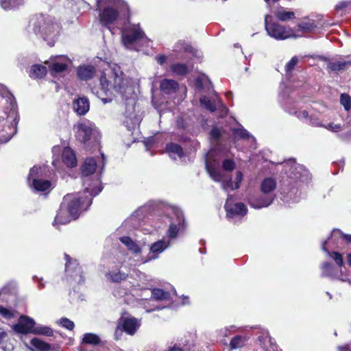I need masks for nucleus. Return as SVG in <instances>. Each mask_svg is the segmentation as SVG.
<instances>
[{
	"mask_svg": "<svg viewBox=\"0 0 351 351\" xmlns=\"http://www.w3.org/2000/svg\"><path fill=\"white\" fill-rule=\"evenodd\" d=\"M152 294L155 300L159 301L168 300L169 298V293L168 291H164L162 289L154 288L152 291Z\"/></svg>",
	"mask_w": 351,
	"mask_h": 351,
	"instance_id": "38",
	"label": "nucleus"
},
{
	"mask_svg": "<svg viewBox=\"0 0 351 351\" xmlns=\"http://www.w3.org/2000/svg\"><path fill=\"white\" fill-rule=\"evenodd\" d=\"M1 7L4 10L14 9L23 3V0H0Z\"/></svg>",
	"mask_w": 351,
	"mask_h": 351,
	"instance_id": "39",
	"label": "nucleus"
},
{
	"mask_svg": "<svg viewBox=\"0 0 351 351\" xmlns=\"http://www.w3.org/2000/svg\"><path fill=\"white\" fill-rule=\"evenodd\" d=\"M101 342V340L97 335L95 333L87 332L84 335L81 343L95 346L99 345Z\"/></svg>",
	"mask_w": 351,
	"mask_h": 351,
	"instance_id": "26",
	"label": "nucleus"
},
{
	"mask_svg": "<svg viewBox=\"0 0 351 351\" xmlns=\"http://www.w3.org/2000/svg\"><path fill=\"white\" fill-rule=\"evenodd\" d=\"M317 27L314 20H308V21H303L300 23H298L296 25L297 31L300 32L302 33H307L311 32L315 28Z\"/></svg>",
	"mask_w": 351,
	"mask_h": 351,
	"instance_id": "29",
	"label": "nucleus"
},
{
	"mask_svg": "<svg viewBox=\"0 0 351 351\" xmlns=\"http://www.w3.org/2000/svg\"><path fill=\"white\" fill-rule=\"evenodd\" d=\"M73 219V217L69 213L64 204H62L60 208L57 211L56 216L54 219L53 223L56 224H66Z\"/></svg>",
	"mask_w": 351,
	"mask_h": 351,
	"instance_id": "12",
	"label": "nucleus"
},
{
	"mask_svg": "<svg viewBox=\"0 0 351 351\" xmlns=\"http://www.w3.org/2000/svg\"><path fill=\"white\" fill-rule=\"evenodd\" d=\"M97 167V161L93 158H88L85 160L81 167L82 175L83 177H88L93 174Z\"/></svg>",
	"mask_w": 351,
	"mask_h": 351,
	"instance_id": "16",
	"label": "nucleus"
},
{
	"mask_svg": "<svg viewBox=\"0 0 351 351\" xmlns=\"http://www.w3.org/2000/svg\"><path fill=\"white\" fill-rule=\"evenodd\" d=\"M0 315L7 319H11L14 317L13 312L10 309L3 307V306H0Z\"/></svg>",
	"mask_w": 351,
	"mask_h": 351,
	"instance_id": "50",
	"label": "nucleus"
},
{
	"mask_svg": "<svg viewBox=\"0 0 351 351\" xmlns=\"http://www.w3.org/2000/svg\"><path fill=\"white\" fill-rule=\"evenodd\" d=\"M276 197L275 195H257L249 198L248 204L254 208L260 209L267 207L272 204Z\"/></svg>",
	"mask_w": 351,
	"mask_h": 351,
	"instance_id": "10",
	"label": "nucleus"
},
{
	"mask_svg": "<svg viewBox=\"0 0 351 351\" xmlns=\"http://www.w3.org/2000/svg\"><path fill=\"white\" fill-rule=\"evenodd\" d=\"M193 66L191 67L184 63H174L170 66L171 71L178 76H186L193 69Z\"/></svg>",
	"mask_w": 351,
	"mask_h": 351,
	"instance_id": "20",
	"label": "nucleus"
},
{
	"mask_svg": "<svg viewBox=\"0 0 351 351\" xmlns=\"http://www.w3.org/2000/svg\"><path fill=\"white\" fill-rule=\"evenodd\" d=\"M95 66L90 64L80 66L77 69V77L81 80L87 81L92 79L95 76Z\"/></svg>",
	"mask_w": 351,
	"mask_h": 351,
	"instance_id": "13",
	"label": "nucleus"
},
{
	"mask_svg": "<svg viewBox=\"0 0 351 351\" xmlns=\"http://www.w3.org/2000/svg\"><path fill=\"white\" fill-rule=\"evenodd\" d=\"M336 232L339 234L345 244L348 245L350 250H351V234H345L339 230H337Z\"/></svg>",
	"mask_w": 351,
	"mask_h": 351,
	"instance_id": "49",
	"label": "nucleus"
},
{
	"mask_svg": "<svg viewBox=\"0 0 351 351\" xmlns=\"http://www.w3.org/2000/svg\"><path fill=\"white\" fill-rule=\"evenodd\" d=\"M166 351H183V350L182 348H180V347L177 346L176 345H175L173 347L169 348Z\"/></svg>",
	"mask_w": 351,
	"mask_h": 351,
	"instance_id": "57",
	"label": "nucleus"
},
{
	"mask_svg": "<svg viewBox=\"0 0 351 351\" xmlns=\"http://www.w3.org/2000/svg\"><path fill=\"white\" fill-rule=\"evenodd\" d=\"M68 69V64L65 62H52L49 66V70L51 75H54L58 73H62L66 71Z\"/></svg>",
	"mask_w": 351,
	"mask_h": 351,
	"instance_id": "32",
	"label": "nucleus"
},
{
	"mask_svg": "<svg viewBox=\"0 0 351 351\" xmlns=\"http://www.w3.org/2000/svg\"><path fill=\"white\" fill-rule=\"evenodd\" d=\"M232 132L235 137H239L241 139H248L250 138L249 132L242 128H232Z\"/></svg>",
	"mask_w": 351,
	"mask_h": 351,
	"instance_id": "41",
	"label": "nucleus"
},
{
	"mask_svg": "<svg viewBox=\"0 0 351 351\" xmlns=\"http://www.w3.org/2000/svg\"><path fill=\"white\" fill-rule=\"evenodd\" d=\"M62 162L69 168L75 167L77 165V158L75 152L70 148L66 147L62 152Z\"/></svg>",
	"mask_w": 351,
	"mask_h": 351,
	"instance_id": "15",
	"label": "nucleus"
},
{
	"mask_svg": "<svg viewBox=\"0 0 351 351\" xmlns=\"http://www.w3.org/2000/svg\"><path fill=\"white\" fill-rule=\"evenodd\" d=\"M156 257H157V256H156V255L153 256V258H156Z\"/></svg>",
	"mask_w": 351,
	"mask_h": 351,
	"instance_id": "64",
	"label": "nucleus"
},
{
	"mask_svg": "<svg viewBox=\"0 0 351 351\" xmlns=\"http://www.w3.org/2000/svg\"><path fill=\"white\" fill-rule=\"evenodd\" d=\"M165 151L172 158H175V156H177L180 158L184 156L183 148L181 145L176 143L171 142L167 143L165 146Z\"/></svg>",
	"mask_w": 351,
	"mask_h": 351,
	"instance_id": "17",
	"label": "nucleus"
},
{
	"mask_svg": "<svg viewBox=\"0 0 351 351\" xmlns=\"http://www.w3.org/2000/svg\"><path fill=\"white\" fill-rule=\"evenodd\" d=\"M85 191L90 193V196L73 197L65 204L69 213L73 217V219L79 217L82 210H86L91 205L93 202V197L96 196L101 191V187L94 186L92 190L89 191V188L86 187Z\"/></svg>",
	"mask_w": 351,
	"mask_h": 351,
	"instance_id": "2",
	"label": "nucleus"
},
{
	"mask_svg": "<svg viewBox=\"0 0 351 351\" xmlns=\"http://www.w3.org/2000/svg\"><path fill=\"white\" fill-rule=\"evenodd\" d=\"M265 27L268 35L276 40H283L289 38L298 37L292 28L273 21L272 16L270 15H266L265 17Z\"/></svg>",
	"mask_w": 351,
	"mask_h": 351,
	"instance_id": "3",
	"label": "nucleus"
},
{
	"mask_svg": "<svg viewBox=\"0 0 351 351\" xmlns=\"http://www.w3.org/2000/svg\"><path fill=\"white\" fill-rule=\"evenodd\" d=\"M31 345L38 351H49L51 349L50 343L38 338L34 337L30 341Z\"/></svg>",
	"mask_w": 351,
	"mask_h": 351,
	"instance_id": "28",
	"label": "nucleus"
},
{
	"mask_svg": "<svg viewBox=\"0 0 351 351\" xmlns=\"http://www.w3.org/2000/svg\"><path fill=\"white\" fill-rule=\"evenodd\" d=\"M184 226V219H178V223H171L166 232V235L170 239H175L177 237L180 229L183 228Z\"/></svg>",
	"mask_w": 351,
	"mask_h": 351,
	"instance_id": "23",
	"label": "nucleus"
},
{
	"mask_svg": "<svg viewBox=\"0 0 351 351\" xmlns=\"http://www.w3.org/2000/svg\"><path fill=\"white\" fill-rule=\"evenodd\" d=\"M243 173L241 171H237L236 173V182L234 184V189H239L240 187V184L243 180Z\"/></svg>",
	"mask_w": 351,
	"mask_h": 351,
	"instance_id": "52",
	"label": "nucleus"
},
{
	"mask_svg": "<svg viewBox=\"0 0 351 351\" xmlns=\"http://www.w3.org/2000/svg\"><path fill=\"white\" fill-rule=\"evenodd\" d=\"M340 102L346 111L351 109V97L348 94L342 93L340 96Z\"/></svg>",
	"mask_w": 351,
	"mask_h": 351,
	"instance_id": "42",
	"label": "nucleus"
},
{
	"mask_svg": "<svg viewBox=\"0 0 351 351\" xmlns=\"http://www.w3.org/2000/svg\"><path fill=\"white\" fill-rule=\"evenodd\" d=\"M319 59L321 60H323V61H326L328 60L327 58L322 56H319Z\"/></svg>",
	"mask_w": 351,
	"mask_h": 351,
	"instance_id": "61",
	"label": "nucleus"
},
{
	"mask_svg": "<svg viewBox=\"0 0 351 351\" xmlns=\"http://www.w3.org/2000/svg\"><path fill=\"white\" fill-rule=\"evenodd\" d=\"M101 0H96L95 10L99 11V20L101 25L103 27H109L117 21L119 13L116 8L109 5L101 9Z\"/></svg>",
	"mask_w": 351,
	"mask_h": 351,
	"instance_id": "5",
	"label": "nucleus"
},
{
	"mask_svg": "<svg viewBox=\"0 0 351 351\" xmlns=\"http://www.w3.org/2000/svg\"><path fill=\"white\" fill-rule=\"evenodd\" d=\"M298 62V58L293 56L285 65V72L287 73H291Z\"/></svg>",
	"mask_w": 351,
	"mask_h": 351,
	"instance_id": "47",
	"label": "nucleus"
},
{
	"mask_svg": "<svg viewBox=\"0 0 351 351\" xmlns=\"http://www.w3.org/2000/svg\"><path fill=\"white\" fill-rule=\"evenodd\" d=\"M156 60L159 64L163 65L167 61V56L160 54L156 57Z\"/></svg>",
	"mask_w": 351,
	"mask_h": 351,
	"instance_id": "54",
	"label": "nucleus"
},
{
	"mask_svg": "<svg viewBox=\"0 0 351 351\" xmlns=\"http://www.w3.org/2000/svg\"><path fill=\"white\" fill-rule=\"evenodd\" d=\"M326 128L332 130V132H338L341 129V124H335L333 123H330Z\"/></svg>",
	"mask_w": 351,
	"mask_h": 351,
	"instance_id": "53",
	"label": "nucleus"
},
{
	"mask_svg": "<svg viewBox=\"0 0 351 351\" xmlns=\"http://www.w3.org/2000/svg\"><path fill=\"white\" fill-rule=\"evenodd\" d=\"M33 334L37 335H43L45 337H53V330L49 326L36 324L33 331Z\"/></svg>",
	"mask_w": 351,
	"mask_h": 351,
	"instance_id": "30",
	"label": "nucleus"
},
{
	"mask_svg": "<svg viewBox=\"0 0 351 351\" xmlns=\"http://www.w3.org/2000/svg\"><path fill=\"white\" fill-rule=\"evenodd\" d=\"M29 24L33 26L34 32L36 34H38L45 24L43 16L42 15L34 16L31 19Z\"/></svg>",
	"mask_w": 351,
	"mask_h": 351,
	"instance_id": "31",
	"label": "nucleus"
},
{
	"mask_svg": "<svg viewBox=\"0 0 351 351\" xmlns=\"http://www.w3.org/2000/svg\"><path fill=\"white\" fill-rule=\"evenodd\" d=\"M145 36V32L139 26H132L123 29L121 32V40L125 47L132 45Z\"/></svg>",
	"mask_w": 351,
	"mask_h": 351,
	"instance_id": "7",
	"label": "nucleus"
},
{
	"mask_svg": "<svg viewBox=\"0 0 351 351\" xmlns=\"http://www.w3.org/2000/svg\"><path fill=\"white\" fill-rule=\"evenodd\" d=\"M169 245V243H166L164 240H159L154 242L150 246V252L158 254L162 252Z\"/></svg>",
	"mask_w": 351,
	"mask_h": 351,
	"instance_id": "34",
	"label": "nucleus"
},
{
	"mask_svg": "<svg viewBox=\"0 0 351 351\" xmlns=\"http://www.w3.org/2000/svg\"><path fill=\"white\" fill-rule=\"evenodd\" d=\"M40 167H38L36 166H34L32 168L30 169L27 177V182L29 184L32 183L34 178H38V177L40 176Z\"/></svg>",
	"mask_w": 351,
	"mask_h": 351,
	"instance_id": "45",
	"label": "nucleus"
},
{
	"mask_svg": "<svg viewBox=\"0 0 351 351\" xmlns=\"http://www.w3.org/2000/svg\"><path fill=\"white\" fill-rule=\"evenodd\" d=\"M348 2L341 1L336 5L335 9L337 10H341L346 8V7H348Z\"/></svg>",
	"mask_w": 351,
	"mask_h": 351,
	"instance_id": "55",
	"label": "nucleus"
},
{
	"mask_svg": "<svg viewBox=\"0 0 351 351\" xmlns=\"http://www.w3.org/2000/svg\"><path fill=\"white\" fill-rule=\"evenodd\" d=\"M178 87V83L174 80L164 79L160 84V90L167 94L176 92Z\"/></svg>",
	"mask_w": 351,
	"mask_h": 351,
	"instance_id": "21",
	"label": "nucleus"
},
{
	"mask_svg": "<svg viewBox=\"0 0 351 351\" xmlns=\"http://www.w3.org/2000/svg\"><path fill=\"white\" fill-rule=\"evenodd\" d=\"M231 95H232V93H231V92H228V93H227L226 94V96L227 97H228L229 96H231Z\"/></svg>",
	"mask_w": 351,
	"mask_h": 351,
	"instance_id": "62",
	"label": "nucleus"
},
{
	"mask_svg": "<svg viewBox=\"0 0 351 351\" xmlns=\"http://www.w3.org/2000/svg\"><path fill=\"white\" fill-rule=\"evenodd\" d=\"M245 339L241 335H236L234 337L230 343L231 349H237L243 347L245 345Z\"/></svg>",
	"mask_w": 351,
	"mask_h": 351,
	"instance_id": "40",
	"label": "nucleus"
},
{
	"mask_svg": "<svg viewBox=\"0 0 351 351\" xmlns=\"http://www.w3.org/2000/svg\"><path fill=\"white\" fill-rule=\"evenodd\" d=\"M326 243L327 241L323 242L322 245V250L324 252H326L329 255V256L335 261V262L336 263L337 265L339 267H341L343 265V259L341 254L335 251L330 252L326 247Z\"/></svg>",
	"mask_w": 351,
	"mask_h": 351,
	"instance_id": "25",
	"label": "nucleus"
},
{
	"mask_svg": "<svg viewBox=\"0 0 351 351\" xmlns=\"http://www.w3.org/2000/svg\"><path fill=\"white\" fill-rule=\"evenodd\" d=\"M29 186L36 191L45 192L51 188V182L47 180L34 178Z\"/></svg>",
	"mask_w": 351,
	"mask_h": 351,
	"instance_id": "18",
	"label": "nucleus"
},
{
	"mask_svg": "<svg viewBox=\"0 0 351 351\" xmlns=\"http://www.w3.org/2000/svg\"><path fill=\"white\" fill-rule=\"evenodd\" d=\"M322 276L333 278L337 274V268L329 262H324L321 265Z\"/></svg>",
	"mask_w": 351,
	"mask_h": 351,
	"instance_id": "27",
	"label": "nucleus"
},
{
	"mask_svg": "<svg viewBox=\"0 0 351 351\" xmlns=\"http://www.w3.org/2000/svg\"><path fill=\"white\" fill-rule=\"evenodd\" d=\"M141 326L140 322L134 317H121L117 321V327L114 332V339H121L123 332L129 335H134Z\"/></svg>",
	"mask_w": 351,
	"mask_h": 351,
	"instance_id": "4",
	"label": "nucleus"
},
{
	"mask_svg": "<svg viewBox=\"0 0 351 351\" xmlns=\"http://www.w3.org/2000/svg\"><path fill=\"white\" fill-rule=\"evenodd\" d=\"M60 324L69 330H73L75 327L74 322L66 317H62L60 319Z\"/></svg>",
	"mask_w": 351,
	"mask_h": 351,
	"instance_id": "46",
	"label": "nucleus"
},
{
	"mask_svg": "<svg viewBox=\"0 0 351 351\" xmlns=\"http://www.w3.org/2000/svg\"><path fill=\"white\" fill-rule=\"evenodd\" d=\"M275 16L281 21H286L295 19V13L292 11L276 10L274 12Z\"/></svg>",
	"mask_w": 351,
	"mask_h": 351,
	"instance_id": "35",
	"label": "nucleus"
},
{
	"mask_svg": "<svg viewBox=\"0 0 351 351\" xmlns=\"http://www.w3.org/2000/svg\"><path fill=\"white\" fill-rule=\"evenodd\" d=\"M221 167L226 171H232L236 167V163L232 159L226 158L223 160Z\"/></svg>",
	"mask_w": 351,
	"mask_h": 351,
	"instance_id": "44",
	"label": "nucleus"
},
{
	"mask_svg": "<svg viewBox=\"0 0 351 351\" xmlns=\"http://www.w3.org/2000/svg\"><path fill=\"white\" fill-rule=\"evenodd\" d=\"M65 263V271L66 272H73V270L78 267L79 263L77 260L72 259L69 255L64 254Z\"/></svg>",
	"mask_w": 351,
	"mask_h": 351,
	"instance_id": "37",
	"label": "nucleus"
},
{
	"mask_svg": "<svg viewBox=\"0 0 351 351\" xmlns=\"http://www.w3.org/2000/svg\"><path fill=\"white\" fill-rule=\"evenodd\" d=\"M129 277L128 274L123 271L121 267H114L106 274V278L113 283H121L125 281Z\"/></svg>",
	"mask_w": 351,
	"mask_h": 351,
	"instance_id": "11",
	"label": "nucleus"
},
{
	"mask_svg": "<svg viewBox=\"0 0 351 351\" xmlns=\"http://www.w3.org/2000/svg\"><path fill=\"white\" fill-rule=\"evenodd\" d=\"M224 208L228 218H232L234 216L244 217L247 213V208L245 204L243 202L233 204L230 196L227 198Z\"/></svg>",
	"mask_w": 351,
	"mask_h": 351,
	"instance_id": "8",
	"label": "nucleus"
},
{
	"mask_svg": "<svg viewBox=\"0 0 351 351\" xmlns=\"http://www.w3.org/2000/svg\"><path fill=\"white\" fill-rule=\"evenodd\" d=\"M276 188V182L272 178H265L261 184V191L266 195H273L272 192Z\"/></svg>",
	"mask_w": 351,
	"mask_h": 351,
	"instance_id": "22",
	"label": "nucleus"
},
{
	"mask_svg": "<svg viewBox=\"0 0 351 351\" xmlns=\"http://www.w3.org/2000/svg\"><path fill=\"white\" fill-rule=\"evenodd\" d=\"M225 186L228 188H231L232 190L235 189L234 187H233L232 181L231 178L226 182Z\"/></svg>",
	"mask_w": 351,
	"mask_h": 351,
	"instance_id": "58",
	"label": "nucleus"
},
{
	"mask_svg": "<svg viewBox=\"0 0 351 351\" xmlns=\"http://www.w3.org/2000/svg\"><path fill=\"white\" fill-rule=\"evenodd\" d=\"M200 103L211 112H213L217 110L215 104L208 98L204 97L200 99Z\"/></svg>",
	"mask_w": 351,
	"mask_h": 351,
	"instance_id": "43",
	"label": "nucleus"
},
{
	"mask_svg": "<svg viewBox=\"0 0 351 351\" xmlns=\"http://www.w3.org/2000/svg\"><path fill=\"white\" fill-rule=\"evenodd\" d=\"M75 138L82 143H86L90 141L93 132V125L88 120L78 122L73 125Z\"/></svg>",
	"mask_w": 351,
	"mask_h": 351,
	"instance_id": "6",
	"label": "nucleus"
},
{
	"mask_svg": "<svg viewBox=\"0 0 351 351\" xmlns=\"http://www.w3.org/2000/svg\"><path fill=\"white\" fill-rule=\"evenodd\" d=\"M211 138L218 141L221 136V132L219 128H214L210 132Z\"/></svg>",
	"mask_w": 351,
	"mask_h": 351,
	"instance_id": "51",
	"label": "nucleus"
},
{
	"mask_svg": "<svg viewBox=\"0 0 351 351\" xmlns=\"http://www.w3.org/2000/svg\"><path fill=\"white\" fill-rule=\"evenodd\" d=\"M279 0H273L274 2H277Z\"/></svg>",
	"mask_w": 351,
	"mask_h": 351,
	"instance_id": "63",
	"label": "nucleus"
},
{
	"mask_svg": "<svg viewBox=\"0 0 351 351\" xmlns=\"http://www.w3.org/2000/svg\"><path fill=\"white\" fill-rule=\"evenodd\" d=\"M206 168L209 173L210 176L212 178L213 180L215 182H221L223 176L215 167H214L212 165L206 163Z\"/></svg>",
	"mask_w": 351,
	"mask_h": 351,
	"instance_id": "36",
	"label": "nucleus"
},
{
	"mask_svg": "<svg viewBox=\"0 0 351 351\" xmlns=\"http://www.w3.org/2000/svg\"><path fill=\"white\" fill-rule=\"evenodd\" d=\"M99 90H97L95 93L104 104L110 102L115 93L128 98L127 94L129 86L126 80L121 75H119L114 70L108 73L104 71L101 73L99 78Z\"/></svg>",
	"mask_w": 351,
	"mask_h": 351,
	"instance_id": "1",
	"label": "nucleus"
},
{
	"mask_svg": "<svg viewBox=\"0 0 351 351\" xmlns=\"http://www.w3.org/2000/svg\"><path fill=\"white\" fill-rule=\"evenodd\" d=\"M339 351H351V346L349 344H345L338 348Z\"/></svg>",
	"mask_w": 351,
	"mask_h": 351,
	"instance_id": "56",
	"label": "nucleus"
},
{
	"mask_svg": "<svg viewBox=\"0 0 351 351\" xmlns=\"http://www.w3.org/2000/svg\"><path fill=\"white\" fill-rule=\"evenodd\" d=\"M302 113L303 117L306 118V117H308V112L306 110L302 111Z\"/></svg>",
	"mask_w": 351,
	"mask_h": 351,
	"instance_id": "60",
	"label": "nucleus"
},
{
	"mask_svg": "<svg viewBox=\"0 0 351 351\" xmlns=\"http://www.w3.org/2000/svg\"><path fill=\"white\" fill-rule=\"evenodd\" d=\"M89 101L86 97H81L73 102V109L79 115H84L89 110Z\"/></svg>",
	"mask_w": 351,
	"mask_h": 351,
	"instance_id": "14",
	"label": "nucleus"
},
{
	"mask_svg": "<svg viewBox=\"0 0 351 351\" xmlns=\"http://www.w3.org/2000/svg\"><path fill=\"white\" fill-rule=\"evenodd\" d=\"M182 48L184 52L191 54L193 57H197V50L191 45L183 43Z\"/></svg>",
	"mask_w": 351,
	"mask_h": 351,
	"instance_id": "48",
	"label": "nucleus"
},
{
	"mask_svg": "<svg viewBox=\"0 0 351 351\" xmlns=\"http://www.w3.org/2000/svg\"><path fill=\"white\" fill-rule=\"evenodd\" d=\"M120 241L128 247V250L132 252L133 254H138L141 253V247L130 237H120Z\"/></svg>",
	"mask_w": 351,
	"mask_h": 351,
	"instance_id": "24",
	"label": "nucleus"
},
{
	"mask_svg": "<svg viewBox=\"0 0 351 351\" xmlns=\"http://www.w3.org/2000/svg\"><path fill=\"white\" fill-rule=\"evenodd\" d=\"M351 64L350 62H330L327 64V69L330 71H345L347 69V65Z\"/></svg>",
	"mask_w": 351,
	"mask_h": 351,
	"instance_id": "33",
	"label": "nucleus"
},
{
	"mask_svg": "<svg viewBox=\"0 0 351 351\" xmlns=\"http://www.w3.org/2000/svg\"><path fill=\"white\" fill-rule=\"evenodd\" d=\"M47 73V69L46 66L39 64H34L31 66L29 76L32 79H42L46 76Z\"/></svg>",
	"mask_w": 351,
	"mask_h": 351,
	"instance_id": "19",
	"label": "nucleus"
},
{
	"mask_svg": "<svg viewBox=\"0 0 351 351\" xmlns=\"http://www.w3.org/2000/svg\"><path fill=\"white\" fill-rule=\"evenodd\" d=\"M35 325L36 322L34 319L23 315L19 317L18 322L13 326V330L20 334H33Z\"/></svg>",
	"mask_w": 351,
	"mask_h": 351,
	"instance_id": "9",
	"label": "nucleus"
},
{
	"mask_svg": "<svg viewBox=\"0 0 351 351\" xmlns=\"http://www.w3.org/2000/svg\"><path fill=\"white\" fill-rule=\"evenodd\" d=\"M346 261L348 265L351 267V253L347 254Z\"/></svg>",
	"mask_w": 351,
	"mask_h": 351,
	"instance_id": "59",
	"label": "nucleus"
}]
</instances>
